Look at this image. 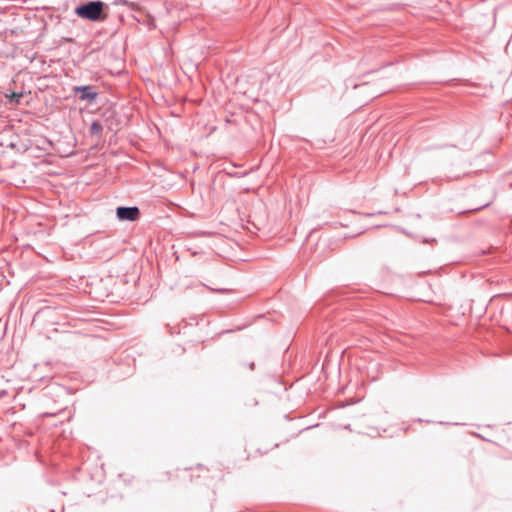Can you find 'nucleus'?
Instances as JSON below:
<instances>
[{
  "mask_svg": "<svg viewBox=\"0 0 512 512\" xmlns=\"http://www.w3.org/2000/svg\"><path fill=\"white\" fill-rule=\"evenodd\" d=\"M489 204H490V202H487V203L483 204L481 207L475 208L474 210H480L482 208L489 206Z\"/></svg>",
  "mask_w": 512,
  "mask_h": 512,
  "instance_id": "0eeeda50",
  "label": "nucleus"
},
{
  "mask_svg": "<svg viewBox=\"0 0 512 512\" xmlns=\"http://www.w3.org/2000/svg\"><path fill=\"white\" fill-rule=\"evenodd\" d=\"M102 131V125L98 121H93L90 126V134L96 135L99 134Z\"/></svg>",
  "mask_w": 512,
  "mask_h": 512,
  "instance_id": "20e7f679",
  "label": "nucleus"
},
{
  "mask_svg": "<svg viewBox=\"0 0 512 512\" xmlns=\"http://www.w3.org/2000/svg\"><path fill=\"white\" fill-rule=\"evenodd\" d=\"M249 369H250V370H253V369H254V363H253V362L249 364Z\"/></svg>",
  "mask_w": 512,
  "mask_h": 512,
  "instance_id": "6e6552de",
  "label": "nucleus"
},
{
  "mask_svg": "<svg viewBox=\"0 0 512 512\" xmlns=\"http://www.w3.org/2000/svg\"><path fill=\"white\" fill-rule=\"evenodd\" d=\"M211 291H214V292H218V293H231L232 290L231 289H227V288H211V287H208Z\"/></svg>",
  "mask_w": 512,
  "mask_h": 512,
  "instance_id": "423d86ee",
  "label": "nucleus"
},
{
  "mask_svg": "<svg viewBox=\"0 0 512 512\" xmlns=\"http://www.w3.org/2000/svg\"><path fill=\"white\" fill-rule=\"evenodd\" d=\"M140 209L137 206H119L116 208V216L119 221H136L140 217Z\"/></svg>",
  "mask_w": 512,
  "mask_h": 512,
  "instance_id": "7ed1b4c3",
  "label": "nucleus"
},
{
  "mask_svg": "<svg viewBox=\"0 0 512 512\" xmlns=\"http://www.w3.org/2000/svg\"><path fill=\"white\" fill-rule=\"evenodd\" d=\"M108 5L101 0H90L78 5L74 14L91 22H103L108 17Z\"/></svg>",
  "mask_w": 512,
  "mask_h": 512,
  "instance_id": "f257e3e1",
  "label": "nucleus"
},
{
  "mask_svg": "<svg viewBox=\"0 0 512 512\" xmlns=\"http://www.w3.org/2000/svg\"><path fill=\"white\" fill-rule=\"evenodd\" d=\"M72 92L80 101L94 104L98 97V92L91 85L74 86Z\"/></svg>",
  "mask_w": 512,
  "mask_h": 512,
  "instance_id": "f03ea898",
  "label": "nucleus"
},
{
  "mask_svg": "<svg viewBox=\"0 0 512 512\" xmlns=\"http://www.w3.org/2000/svg\"><path fill=\"white\" fill-rule=\"evenodd\" d=\"M8 97L10 98V102L19 103L20 99L22 98V94L13 92Z\"/></svg>",
  "mask_w": 512,
  "mask_h": 512,
  "instance_id": "39448f33",
  "label": "nucleus"
}]
</instances>
